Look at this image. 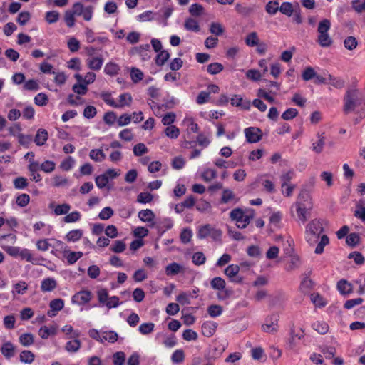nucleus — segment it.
Here are the masks:
<instances>
[{
	"instance_id": "1",
	"label": "nucleus",
	"mask_w": 365,
	"mask_h": 365,
	"mask_svg": "<svg viewBox=\"0 0 365 365\" xmlns=\"http://www.w3.org/2000/svg\"><path fill=\"white\" fill-rule=\"evenodd\" d=\"M323 232V225L322 221L319 219L311 220L305 227V240L310 245H314L320 237V240L314 250V252L317 255L322 254L324 252V247L329 242V239L327 235H322L320 236L321 233Z\"/></svg>"
},
{
	"instance_id": "2",
	"label": "nucleus",
	"mask_w": 365,
	"mask_h": 365,
	"mask_svg": "<svg viewBox=\"0 0 365 365\" xmlns=\"http://www.w3.org/2000/svg\"><path fill=\"white\" fill-rule=\"evenodd\" d=\"M296 207L297 218L302 222H305L309 217L312 209V202L310 194L305 190H301L296 202L292 207Z\"/></svg>"
},
{
	"instance_id": "3",
	"label": "nucleus",
	"mask_w": 365,
	"mask_h": 365,
	"mask_svg": "<svg viewBox=\"0 0 365 365\" xmlns=\"http://www.w3.org/2000/svg\"><path fill=\"white\" fill-rule=\"evenodd\" d=\"M363 100V96L357 89H349L346 91L344 98V112L349 113L359 106Z\"/></svg>"
},
{
	"instance_id": "4",
	"label": "nucleus",
	"mask_w": 365,
	"mask_h": 365,
	"mask_svg": "<svg viewBox=\"0 0 365 365\" xmlns=\"http://www.w3.org/2000/svg\"><path fill=\"white\" fill-rule=\"evenodd\" d=\"M331 29V21L327 19H324L319 21L317 32L318 36L317 42L324 48L329 47L333 41L329 34V31Z\"/></svg>"
},
{
	"instance_id": "5",
	"label": "nucleus",
	"mask_w": 365,
	"mask_h": 365,
	"mask_svg": "<svg viewBox=\"0 0 365 365\" xmlns=\"http://www.w3.org/2000/svg\"><path fill=\"white\" fill-rule=\"evenodd\" d=\"M254 217V211L252 210L250 213L245 214L240 208H235L230 213V217L232 220L236 222L238 228L244 229L250 223Z\"/></svg>"
},
{
	"instance_id": "6",
	"label": "nucleus",
	"mask_w": 365,
	"mask_h": 365,
	"mask_svg": "<svg viewBox=\"0 0 365 365\" xmlns=\"http://www.w3.org/2000/svg\"><path fill=\"white\" fill-rule=\"evenodd\" d=\"M197 237L200 239H205L210 237L214 240H220L222 237V231L213 227L210 225H205L199 228Z\"/></svg>"
},
{
	"instance_id": "7",
	"label": "nucleus",
	"mask_w": 365,
	"mask_h": 365,
	"mask_svg": "<svg viewBox=\"0 0 365 365\" xmlns=\"http://www.w3.org/2000/svg\"><path fill=\"white\" fill-rule=\"evenodd\" d=\"M56 246L63 250V257L69 264H73L83 256L82 252H73L67 250V245L61 240L56 241Z\"/></svg>"
},
{
	"instance_id": "8",
	"label": "nucleus",
	"mask_w": 365,
	"mask_h": 365,
	"mask_svg": "<svg viewBox=\"0 0 365 365\" xmlns=\"http://www.w3.org/2000/svg\"><path fill=\"white\" fill-rule=\"evenodd\" d=\"M266 322L262 326V329L264 332L274 334L278 330L279 316L277 314H272L266 318Z\"/></svg>"
},
{
	"instance_id": "9",
	"label": "nucleus",
	"mask_w": 365,
	"mask_h": 365,
	"mask_svg": "<svg viewBox=\"0 0 365 365\" xmlns=\"http://www.w3.org/2000/svg\"><path fill=\"white\" fill-rule=\"evenodd\" d=\"M246 140L250 143H255L262 139V131L255 127H249L244 130Z\"/></svg>"
},
{
	"instance_id": "10",
	"label": "nucleus",
	"mask_w": 365,
	"mask_h": 365,
	"mask_svg": "<svg viewBox=\"0 0 365 365\" xmlns=\"http://www.w3.org/2000/svg\"><path fill=\"white\" fill-rule=\"evenodd\" d=\"M92 298V293L88 290H82L76 293L72 297V302L82 305L91 301Z\"/></svg>"
},
{
	"instance_id": "11",
	"label": "nucleus",
	"mask_w": 365,
	"mask_h": 365,
	"mask_svg": "<svg viewBox=\"0 0 365 365\" xmlns=\"http://www.w3.org/2000/svg\"><path fill=\"white\" fill-rule=\"evenodd\" d=\"M240 271V267L237 264H230L225 269V274L230 279L235 283H241L242 282V277L237 275Z\"/></svg>"
},
{
	"instance_id": "12",
	"label": "nucleus",
	"mask_w": 365,
	"mask_h": 365,
	"mask_svg": "<svg viewBox=\"0 0 365 365\" xmlns=\"http://www.w3.org/2000/svg\"><path fill=\"white\" fill-rule=\"evenodd\" d=\"M217 327V324L212 321H207L202 325V334L206 337H211L214 335Z\"/></svg>"
},
{
	"instance_id": "13",
	"label": "nucleus",
	"mask_w": 365,
	"mask_h": 365,
	"mask_svg": "<svg viewBox=\"0 0 365 365\" xmlns=\"http://www.w3.org/2000/svg\"><path fill=\"white\" fill-rule=\"evenodd\" d=\"M103 63V58L102 56H95L88 58L86 60V64L91 70L99 71Z\"/></svg>"
},
{
	"instance_id": "14",
	"label": "nucleus",
	"mask_w": 365,
	"mask_h": 365,
	"mask_svg": "<svg viewBox=\"0 0 365 365\" xmlns=\"http://www.w3.org/2000/svg\"><path fill=\"white\" fill-rule=\"evenodd\" d=\"M0 351L6 359H9L15 354V346L11 342L6 341L3 344Z\"/></svg>"
},
{
	"instance_id": "15",
	"label": "nucleus",
	"mask_w": 365,
	"mask_h": 365,
	"mask_svg": "<svg viewBox=\"0 0 365 365\" xmlns=\"http://www.w3.org/2000/svg\"><path fill=\"white\" fill-rule=\"evenodd\" d=\"M57 286V282L53 278H46L42 280L41 289L43 292L53 291Z\"/></svg>"
},
{
	"instance_id": "16",
	"label": "nucleus",
	"mask_w": 365,
	"mask_h": 365,
	"mask_svg": "<svg viewBox=\"0 0 365 365\" xmlns=\"http://www.w3.org/2000/svg\"><path fill=\"white\" fill-rule=\"evenodd\" d=\"M48 138V134L47 130L43 128H40L37 130V133L35 135L34 142L37 145L41 146L46 143Z\"/></svg>"
},
{
	"instance_id": "17",
	"label": "nucleus",
	"mask_w": 365,
	"mask_h": 365,
	"mask_svg": "<svg viewBox=\"0 0 365 365\" xmlns=\"http://www.w3.org/2000/svg\"><path fill=\"white\" fill-rule=\"evenodd\" d=\"M337 289L343 295H347L352 292V285L345 279H341L337 283Z\"/></svg>"
},
{
	"instance_id": "18",
	"label": "nucleus",
	"mask_w": 365,
	"mask_h": 365,
	"mask_svg": "<svg viewBox=\"0 0 365 365\" xmlns=\"http://www.w3.org/2000/svg\"><path fill=\"white\" fill-rule=\"evenodd\" d=\"M83 236V230L81 229H75L69 231L65 236V240L68 242H76L78 241Z\"/></svg>"
},
{
	"instance_id": "19",
	"label": "nucleus",
	"mask_w": 365,
	"mask_h": 365,
	"mask_svg": "<svg viewBox=\"0 0 365 365\" xmlns=\"http://www.w3.org/2000/svg\"><path fill=\"white\" fill-rule=\"evenodd\" d=\"M184 27L187 31L198 32L200 27L198 21L193 18H187L184 24Z\"/></svg>"
},
{
	"instance_id": "20",
	"label": "nucleus",
	"mask_w": 365,
	"mask_h": 365,
	"mask_svg": "<svg viewBox=\"0 0 365 365\" xmlns=\"http://www.w3.org/2000/svg\"><path fill=\"white\" fill-rule=\"evenodd\" d=\"M138 217L145 222H153L155 218V214L151 210H142L138 212Z\"/></svg>"
},
{
	"instance_id": "21",
	"label": "nucleus",
	"mask_w": 365,
	"mask_h": 365,
	"mask_svg": "<svg viewBox=\"0 0 365 365\" xmlns=\"http://www.w3.org/2000/svg\"><path fill=\"white\" fill-rule=\"evenodd\" d=\"M120 70V66L118 64L113 62H109L106 63V65L104 67V73L111 76L117 75L119 73Z\"/></svg>"
},
{
	"instance_id": "22",
	"label": "nucleus",
	"mask_w": 365,
	"mask_h": 365,
	"mask_svg": "<svg viewBox=\"0 0 365 365\" xmlns=\"http://www.w3.org/2000/svg\"><path fill=\"white\" fill-rule=\"evenodd\" d=\"M226 285L225 281L220 277H214L210 282V286L213 289L222 291L225 289Z\"/></svg>"
},
{
	"instance_id": "23",
	"label": "nucleus",
	"mask_w": 365,
	"mask_h": 365,
	"mask_svg": "<svg viewBox=\"0 0 365 365\" xmlns=\"http://www.w3.org/2000/svg\"><path fill=\"white\" fill-rule=\"evenodd\" d=\"M19 342L24 346H30L34 343V336L31 333H24L19 336Z\"/></svg>"
},
{
	"instance_id": "24",
	"label": "nucleus",
	"mask_w": 365,
	"mask_h": 365,
	"mask_svg": "<svg viewBox=\"0 0 365 365\" xmlns=\"http://www.w3.org/2000/svg\"><path fill=\"white\" fill-rule=\"evenodd\" d=\"M101 337L104 341H108L110 343H115L118 339V335L114 331H102Z\"/></svg>"
},
{
	"instance_id": "25",
	"label": "nucleus",
	"mask_w": 365,
	"mask_h": 365,
	"mask_svg": "<svg viewBox=\"0 0 365 365\" xmlns=\"http://www.w3.org/2000/svg\"><path fill=\"white\" fill-rule=\"evenodd\" d=\"M191 298H196V296L191 294V292H182L176 297V300L182 305H188L191 303Z\"/></svg>"
},
{
	"instance_id": "26",
	"label": "nucleus",
	"mask_w": 365,
	"mask_h": 365,
	"mask_svg": "<svg viewBox=\"0 0 365 365\" xmlns=\"http://www.w3.org/2000/svg\"><path fill=\"white\" fill-rule=\"evenodd\" d=\"M81 346L80 340L76 339L74 340L69 341L66 343L65 349L68 352H77Z\"/></svg>"
},
{
	"instance_id": "27",
	"label": "nucleus",
	"mask_w": 365,
	"mask_h": 365,
	"mask_svg": "<svg viewBox=\"0 0 365 365\" xmlns=\"http://www.w3.org/2000/svg\"><path fill=\"white\" fill-rule=\"evenodd\" d=\"M19 257H20L22 259H26L27 262H31L33 264H38L37 259L33 258L30 250L26 248L20 250Z\"/></svg>"
},
{
	"instance_id": "28",
	"label": "nucleus",
	"mask_w": 365,
	"mask_h": 365,
	"mask_svg": "<svg viewBox=\"0 0 365 365\" xmlns=\"http://www.w3.org/2000/svg\"><path fill=\"white\" fill-rule=\"evenodd\" d=\"M89 157L96 162H102L106 158V155L101 149H92Z\"/></svg>"
},
{
	"instance_id": "29",
	"label": "nucleus",
	"mask_w": 365,
	"mask_h": 365,
	"mask_svg": "<svg viewBox=\"0 0 365 365\" xmlns=\"http://www.w3.org/2000/svg\"><path fill=\"white\" fill-rule=\"evenodd\" d=\"M132 96L128 93H125L119 96V103H117V108H123L125 106H129L130 103L132 102Z\"/></svg>"
},
{
	"instance_id": "30",
	"label": "nucleus",
	"mask_w": 365,
	"mask_h": 365,
	"mask_svg": "<svg viewBox=\"0 0 365 365\" xmlns=\"http://www.w3.org/2000/svg\"><path fill=\"white\" fill-rule=\"evenodd\" d=\"M19 358L22 363L31 364L34 361L35 356L31 351L24 350L21 352Z\"/></svg>"
},
{
	"instance_id": "31",
	"label": "nucleus",
	"mask_w": 365,
	"mask_h": 365,
	"mask_svg": "<svg viewBox=\"0 0 365 365\" xmlns=\"http://www.w3.org/2000/svg\"><path fill=\"white\" fill-rule=\"evenodd\" d=\"M96 294L100 304L105 306L109 298L108 290L104 288H101L97 291Z\"/></svg>"
},
{
	"instance_id": "32",
	"label": "nucleus",
	"mask_w": 365,
	"mask_h": 365,
	"mask_svg": "<svg viewBox=\"0 0 365 365\" xmlns=\"http://www.w3.org/2000/svg\"><path fill=\"white\" fill-rule=\"evenodd\" d=\"M81 215L78 211H73L71 213H68L63 217V222L66 223H73L78 222L81 220Z\"/></svg>"
},
{
	"instance_id": "33",
	"label": "nucleus",
	"mask_w": 365,
	"mask_h": 365,
	"mask_svg": "<svg viewBox=\"0 0 365 365\" xmlns=\"http://www.w3.org/2000/svg\"><path fill=\"white\" fill-rule=\"evenodd\" d=\"M181 268L179 264L173 262L165 267V274L168 276L175 275L180 272Z\"/></svg>"
},
{
	"instance_id": "34",
	"label": "nucleus",
	"mask_w": 365,
	"mask_h": 365,
	"mask_svg": "<svg viewBox=\"0 0 365 365\" xmlns=\"http://www.w3.org/2000/svg\"><path fill=\"white\" fill-rule=\"evenodd\" d=\"M312 327L320 334H325L329 330V326L324 322H316L312 324Z\"/></svg>"
},
{
	"instance_id": "35",
	"label": "nucleus",
	"mask_w": 365,
	"mask_h": 365,
	"mask_svg": "<svg viewBox=\"0 0 365 365\" xmlns=\"http://www.w3.org/2000/svg\"><path fill=\"white\" fill-rule=\"evenodd\" d=\"M71 207L68 203L58 205L55 207L53 212L56 215H67Z\"/></svg>"
},
{
	"instance_id": "36",
	"label": "nucleus",
	"mask_w": 365,
	"mask_h": 365,
	"mask_svg": "<svg viewBox=\"0 0 365 365\" xmlns=\"http://www.w3.org/2000/svg\"><path fill=\"white\" fill-rule=\"evenodd\" d=\"M165 134L171 139H176L180 135V130L175 125H170L165 129Z\"/></svg>"
},
{
	"instance_id": "37",
	"label": "nucleus",
	"mask_w": 365,
	"mask_h": 365,
	"mask_svg": "<svg viewBox=\"0 0 365 365\" xmlns=\"http://www.w3.org/2000/svg\"><path fill=\"white\" fill-rule=\"evenodd\" d=\"M170 58V54L168 51L163 50L161 51L156 56L155 58V63L161 66L165 64V63Z\"/></svg>"
},
{
	"instance_id": "38",
	"label": "nucleus",
	"mask_w": 365,
	"mask_h": 365,
	"mask_svg": "<svg viewBox=\"0 0 365 365\" xmlns=\"http://www.w3.org/2000/svg\"><path fill=\"white\" fill-rule=\"evenodd\" d=\"M155 324L153 322H146L141 324L138 327L140 334L146 335L153 331Z\"/></svg>"
},
{
	"instance_id": "39",
	"label": "nucleus",
	"mask_w": 365,
	"mask_h": 365,
	"mask_svg": "<svg viewBox=\"0 0 365 365\" xmlns=\"http://www.w3.org/2000/svg\"><path fill=\"white\" fill-rule=\"evenodd\" d=\"M56 334V329L53 327L48 328L46 326H43L40 328L38 331L39 336L43 339H46L49 337L50 335H54Z\"/></svg>"
},
{
	"instance_id": "40",
	"label": "nucleus",
	"mask_w": 365,
	"mask_h": 365,
	"mask_svg": "<svg viewBox=\"0 0 365 365\" xmlns=\"http://www.w3.org/2000/svg\"><path fill=\"white\" fill-rule=\"evenodd\" d=\"M223 69L224 66L222 64L220 63H212L207 66V71L212 75H216L220 73Z\"/></svg>"
},
{
	"instance_id": "41",
	"label": "nucleus",
	"mask_w": 365,
	"mask_h": 365,
	"mask_svg": "<svg viewBox=\"0 0 365 365\" xmlns=\"http://www.w3.org/2000/svg\"><path fill=\"white\" fill-rule=\"evenodd\" d=\"M318 140L316 143L312 144V150L317 153H320L323 150V147L324 145V137L323 134H318Z\"/></svg>"
},
{
	"instance_id": "42",
	"label": "nucleus",
	"mask_w": 365,
	"mask_h": 365,
	"mask_svg": "<svg viewBox=\"0 0 365 365\" xmlns=\"http://www.w3.org/2000/svg\"><path fill=\"white\" fill-rule=\"evenodd\" d=\"M245 43L249 46H255L259 43V38L256 32H251L245 38Z\"/></svg>"
},
{
	"instance_id": "43",
	"label": "nucleus",
	"mask_w": 365,
	"mask_h": 365,
	"mask_svg": "<svg viewBox=\"0 0 365 365\" xmlns=\"http://www.w3.org/2000/svg\"><path fill=\"white\" fill-rule=\"evenodd\" d=\"M207 313L211 317H219L222 313V307L217 304L210 305L207 308Z\"/></svg>"
},
{
	"instance_id": "44",
	"label": "nucleus",
	"mask_w": 365,
	"mask_h": 365,
	"mask_svg": "<svg viewBox=\"0 0 365 365\" xmlns=\"http://www.w3.org/2000/svg\"><path fill=\"white\" fill-rule=\"evenodd\" d=\"M222 25L217 22H212L210 26V32L216 36H220L224 33Z\"/></svg>"
},
{
	"instance_id": "45",
	"label": "nucleus",
	"mask_w": 365,
	"mask_h": 365,
	"mask_svg": "<svg viewBox=\"0 0 365 365\" xmlns=\"http://www.w3.org/2000/svg\"><path fill=\"white\" fill-rule=\"evenodd\" d=\"M344 45L346 49L352 51L356 48L358 45V41L355 37L349 36L344 39Z\"/></svg>"
},
{
	"instance_id": "46",
	"label": "nucleus",
	"mask_w": 365,
	"mask_h": 365,
	"mask_svg": "<svg viewBox=\"0 0 365 365\" xmlns=\"http://www.w3.org/2000/svg\"><path fill=\"white\" fill-rule=\"evenodd\" d=\"M235 196L233 192L229 189H225L222 192L220 202L227 204L235 199Z\"/></svg>"
},
{
	"instance_id": "47",
	"label": "nucleus",
	"mask_w": 365,
	"mask_h": 365,
	"mask_svg": "<svg viewBox=\"0 0 365 365\" xmlns=\"http://www.w3.org/2000/svg\"><path fill=\"white\" fill-rule=\"evenodd\" d=\"M265 10L269 14H275L279 10V2L276 1H269L265 6Z\"/></svg>"
},
{
	"instance_id": "48",
	"label": "nucleus",
	"mask_w": 365,
	"mask_h": 365,
	"mask_svg": "<svg viewBox=\"0 0 365 365\" xmlns=\"http://www.w3.org/2000/svg\"><path fill=\"white\" fill-rule=\"evenodd\" d=\"M217 177V172L214 169L207 168L202 173V178L205 182H210Z\"/></svg>"
},
{
	"instance_id": "49",
	"label": "nucleus",
	"mask_w": 365,
	"mask_h": 365,
	"mask_svg": "<svg viewBox=\"0 0 365 365\" xmlns=\"http://www.w3.org/2000/svg\"><path fill=\"white\" fill-rule=\"evenodd\" d=\"M59 13L56 11H47L45 15V19L48 24H54L59 19Z\"/></svg>"
},
{
	"instance_id": "50",
	"label": "nucleus",
	"mask_w": 365,
	"mask_h": 365,
	"mask_svg": "<svg viewBox=\"0 0 365 365\" xmlns=\"http://www.w3.org/2000/svg\"><path fill=\"white\" fill-rule=\"evenodd\" d=\"M185 359V353L182 349L175 350L171 356V360L175 364L181 363Z\"/></svg>"
},
{
	"instance_id": "51",
	"label": "nucleus",
	"mask_w": 365,
	"mask_h": 365,
	"mask_svg": "<svg viewBox=\"0 0 365 365\" xmlns=\"http://www.w3.org/2000/svg\"><path fill=\"white\" fill-rule=\"evenodd\" d=\"M279 11L287 16H291L293 14V6L290 2H283L279 6Z\"/></svg>"
},
{
	"instance_id": "52",
	"label": "nucleus",
	"mask_w": 365,
	"mask_h": 365,
	"mask_svg": "<svg viewBox=\"0 0 365 365\" xmlns=\"http://www.w3.org/2000/svg\"><path fill=\"white\" fill-rule=\"evenodd\" d=\"M49 306L52 312H57L63 308L64 302L61 299H56L50 302Z\"/></svg>"
},
{
	"instance_id": "53",
	"label": "nucleus",
	"mask_w": 365,
	"mask_h": 365,
	"mask_svg": "<svg viewBox=\"0 0 365 365\" xmlns=\"http://www.w3.org/2000/svg\"><path fill=\"white\" fill-rule=\"evenodd\" d=\"M294 175V173L293 170H289L288 172L283 173L280 178L282 180V189L284 188L289 182L292 180Z\"/></svg>"
},
{
	"instance_id": "54",
	"label": "nucleus",
	"mask_w": 365,
	"mask_h": 365,
	"mask_svg": "<svg viewBox=\"0 0 365 365\" xmlns=\"http://www.w3.org/2000/svg\"><path fill=\"white\" fill-rule=\"evenodd\" d=\"M56 164L53 161L46 160L40 166V169L46 173H50L55 170Z\"/></svg>"
},
{
	"instance_id": "55",
	"label": "nucleus",
	"mask_w": 365,
	"mask_h": 365,
	"mask_svg": "<svg viewBox=\"0 0 365 365\" xmlns=\"http://www.w3.org/2000/svg\"><path fill=\"white\" fill-rule=\"evenodd\" d=\"M130 77L133 83H136L143 79V73L140 69L132 68L130 71Z\"/></svg>"
},
{
	"instance_id": "56",
	"label": "nucleus",
	"mask_w": 365,
	"mask_h": 365,
	"mask_svg": "<svg viewBox=\"0 0 365 365\" xmlns=\"http://www.w3.org/2000/svg\"><path fill=\"white\" fill-rule=\"evenodd\" d=\"M95 182L99 189H103L106 187L109 180L104 174H102L96 177Z\"/></svg>"
},
{
	"instance_id": "57",
	"label": "nucleus",
	"mask_w": 365,
	"mask_h": 365,
	"mask_svg": "<svg viewBox=\"0 0 365 365\" xmlns=\"http://www.w3.org/2000/svg\"><path fill=\"white\" fill-rule=\"evenodd\" d=\"M34 101L35 104L40 106H43L48 103V96L45 93H40L34 97Z\"/></svg>"
},
{
	"instance_id": "58",
	"label": "nucleus",
	"mask_w": 365,
	"mask_h": 365,
	"mask_svg": "<svg viewBox=\"0 0 365 365\" xmlns=\"http://www.w3.org/2000/svg\"><path fill=\"white\" fill-rule=\"evenodd\" d=\"M298 114L297 109L290 108L287 109L282 115V118L284 120H290L295 118Z\"/></svg>"
},
{
	"instance_id": "59",
	"label": "nucleus",
	"mask_w": 365,
	"mask_h": 365,
	"mask_svg": "<svg viewBox=\"0 0 365 365\" xmlns=\"http://www.w3.org/2000/svg\"><path fill=\"white\" fill-rule=\"evenodd\" d=\"M14 291L13 293H16L19 294H24L26 293L28 289L27 284L24 281H20L19 282L14 284Z\"/></svg>"
},
{
	"instance_id": "60",
	"label": "nucleus",
	"mask_w": 365,
	"mask_h": 365,
	"mask_svg": "<svg viewBox=\"0 0 365 365\" xmlns=\"http://www.w3.org/2000/svg\"><path fill=\"white\" fill-rule=\"evenodd\" d=\"M148 152V150L144 143H140L133 147V153L135 156H140Z\"/></svg>"
},
{
	"instance_id": "61",
	"label": "nucleus",
	"mask_w": 365,
	"mask_h": 365,
	"mask_svg": "<svg viewBox=\"0 0 365 365\" xmlns=\"http://www.w3.org/2000/svg\"><path fill=\"white\" fill-rule=\"evenodd\" d=\"M192 232L190 228H185L180 233V240L182 243H188L192 238Z\"/></svg>"
},
{
	"instance_id": "62",
	"label": "nucleus",
	"mask_w": 365,
	"mask_h": 365,
	"mask_svg": "<svg viewBox=\"0 0 365 365\" xmlns=\"http://www.w3.org/2000/svg\"><path fill=\"white\" fill-rule=\"evenodd\" d=\"M31 19V14L29 11L20 12L16 19V21L21 26L25 25Z\"/></svg>"
},
{
	"instance_id": "63",
	"label": "nucleus",
	"mask_w": 365,
	"mask_h": 365,
	"mask_svg": "<svg viewBox=\"0 0 365 365\" xmlns=\"http://www.w3.org/2000/svg\"><path fill=\"white\" fill-rule=\"evenodd\" d=\"M74 163V159L72 157L69 156L61 162L60 166L61 168L63 169V170L68 171L73 168Z\"/></svg>"
},
{
	"instance_id": "64",
	"label": "nucleus",
	"mask_w": 365,
	"mask_h": 365,
	"mask_svg": "<svg viewBox=\"0 0 365 365\" xmlns=\"http://www.w3.org/2000/svg\"><path fill=\"white\" fill-rule=\"evenodd\" d=\"M14 185L16 189H24L28 186L27 180L24 177H18L14 180Z\"/></svg>"
}]
</instances>
